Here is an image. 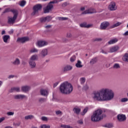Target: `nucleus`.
Here are the masks:
<instances>
[{
	"label": "nucleus",
	"instance_id": "nucleus-11",
	"mask_svg": "<svg viewBox=\"0 0 128 128\" xmlns=\"http://www.w3.org/2000/svg\"><path fill=\"white\" fill-rule=\"evenodd\" d=\"M110 26V23L108 22H103L100 24V30H106Z\"/></svg>",
	"mask_w": 128,
	"mask_h": 128
},
{
	"label": "nucleus",
	"instance_id": "nucleus-10",
	"mask_svg": "<svg viewBox=\"0 0 128 128\" xmlns=\"http://www.w3.org/2000/svg\"><path fill=\"white\" fill-rule=\"evenodd\" d=\"M117 118L119 122H124V120H126V115L122 114H118Z\"/></svg>",
	"mask_w": 128,
	"mask_h": 128
},
{
	"label": "nucleus",
	"instance_id": "nucleus-55",
	"mask_svg": "<svg viewBox=\"0 0 128 128\" xmlns=\"http://www.w3.org/2000/svg\"><path fill=\"white\" fill-rule=\"evenodd\" d=\"M123 36H128V30L125 32Z\"/></svg>",
	"mask_w": 128,
	"mask_h": 128
},
{
	"label": "nucleus",
	"instance_id": "nucleus-2",
	"mask_svg": "<svg viewBox=\"0 0 128 128\" xmlns=\"http://www.w3.org/2000/svg\"><path fill=\"white\" fill-rule=\"evenodd\" d=\"M60 92L62 94H70L72 90L74 88L72 85L68 82H64L60 86Z\"/></svg>",
	"mask_w": 128,
	"mask_h": 128
},
{
	"label": "nucleus",
	"instance_id": "nucleus-22",
	"mask_svg": "<svg viewBox=\"0 0 128 128\" xmlns=\"http://www.w3.org/2000/svg\"><path fill=\"white\" fill-rule=\"evenodd\" d=\"M38 60V55L34 54L31 56L30 60L34 62V60Z\"/></svg>",
	"mask_w": 128,
	"mask_h": 128
},
{
	"label": "nucleus",
	"instance_id": "nucleus-20",
	"mask_svg": "<svg viewBox=\"0 0 128 128\" xmlns=\"http://www.w3.org/2000/svg\"><path fill=\"white\" fill-rule=\"evenodd\" d=\"M72 66L70 65H68L64 68L63 70L64 72H68V70H72Z\"/></svg>",
	"mask_w": 128,
	"mask_h": 128
},
{
	"label": "nucleus",
	"instance_id": "nucleus-62",
	"mask_svg": "<svg viewBox=\"0 0 128 128\" xmlns=\"http://www.w3.org/2000/svg\"><path fill=\"white\" fill-rule=\"evenodd\" d=\"M102 39L100 38H96L95 40H97V41H99V40H100Z\"/></svg>",
	"mask_w": 128,
	"mask_h": 128
},
{
	"label": "nucleus",
	"instance_id": "nucleus-3",
	"mask_svg": "<svg viewBox=\"0 0 128 128\" xmlns=\"http://www.w3.org/2000/svg\"><path fill=\"white\" fill-rule=\"evenodd\" d=\"M102 110H98L95 111L92 116H91V120L92 122H98L104 118V115H102Z\"/></svg>",
	"mask_w": 128,
	"mask_h": 128
},
{
	"label": "nucleus",
	"instance_id": "nucleus-52",
	"mask_svg": "<svg viewBox=\"0 0 128 128\" xmlns=\"http://www.w3.org/2000/svg\"><path fill=\"white\" fill-rule=\"evenodd\" d=\"M14 78V75H10L8 76V78L10 79V78Z\"/></svg>",
	"mask_w": 128,
	"mask_h": 128
},
{
	"label": "nucleus",
	"instance_id": "nucleus-60",
	"mask_svg": "<svg viewBox=\"0 0 128 128\" xmlns=\"http://www.w3.org/2000/svg\"><path fill=\"white\" fill-rule=\"evenodd\" d=\"M12 64H16V60H14V62H12Z\"/></svg>",
	"mask_w": 128,
	"mask_h": 128
},
{
	"label": "nucleus",
	"instance_id": "nucleus-34",
	"mask_svg": "<svg viewBox=\"0 0 128 128\" xmlns=\"http://www.w3.org/2000/svg\"><path fill=\"white\" fill-rule=\"evenodd\" d=\"M10 12V8H6L2 12V14H6V12Z\"/></svg>",
	"mask_w": 128,
	"mask_h": 128
},
{
	"label": "nucleus",
	"instance_id": "nucleus-30",
	"mask_svg": "<svg viewBox=\"0 0 128 128\" xmlns=\"http://www.w3.org/2000/svg\"><path fill=\"white\" fill-rule=\"evenodd\" d=\"M73 110L75 114H78L80 112V108H74L73 109Z\"/></svg>",
	"mask_w": 128,
	"mask_h": 128
},
{
	"label": "nucleus",
	"instance_id": "nucleus-4",
	"mask_svg": "<svg viewBox=\"0 0 128 128\" xmlns=\"http://www.w3.org/2000/svg\"><path fill=\"white\" fill-rule=\"evenodd\" d=\"M58 1H52L50 2L46 8H44V14H48V12H50V10H52V9L54 8V5L52 4H56Z\"/></svg>",
	"mask_w": 128,
	"mask_h": 128
},
{
	"label": "nucleus",
	"instance_id": "nucleus-8",
	"mask_svg": "<svg viewBox=\"0 0 128 128\" xmlns=\"http://www.w3.org/2000/svg\"><path fill=\"white\" fill-rule=\"evenodd\" d=\"M108 8L110 10H116L118 7L114 2H112L108 6Z\"/></svg>",
	"mask_w": 128,
	"mask_h": 128
},
{
	"label": "nucleus",
	"instance_id": "nucleus-28",
	"mask_svg": "<svg viewBox=\"0 0 128 128\" xmlns=\"http://www.w3.org/2000/svg\"><path fill=\"white\" fill-rule=\"evenodd\" d=\"M88 107H86L83 110V112H81L82 116H84L86 113L88 112Z\"/></svg>",
	"mask_w": 128,
	"mask_h": 128
},
{
	"label": "nucleus",
	"instance_id": "nucleus-13",
	"mask_svg": "<svg viewBox=\"0 0 128 128\" xmlns=\"http://www.w3.org/2000/svg\"><path fill=\"white\" fill-rule=\"evenodd\" d=\"M28 40V37H24L22 38H18L17 42H26Z\"/></svg>",
	"mask_w": 128,
	"mask_h": 128
},
{
	"label": "nucleus",
	"instance_id": "nucleus-25",
	"mask_svg": "<svg viewBox=\"0 0 128 128\" xmlns=\"http://www.w3.org/2000/svg\"><path fill=\"white\" fill-rule=\"evenodd\" d=\"M80 26L81 28H90V26H92V25L90 24H88V25H86V23H83V24H80Z\"/></svg>",
	"mask_w": 128,
	"mask_h": 128
},
{
	"label": "nucleus",
	"instance_id": "nucleus-27",
	"mask_svg": "<svg viewBox=\"0 0 128 128\" xmlns=\"http://www.w3.org/2000/svg\"><path fill=\"white\" fill-rule=\"evenodd\" d=\"M76 68H82V62L80 60H78V62L76 64Z\"/></svg>",
	"mask_w": 128,
	"mask_h": 128
},
{
	"label": "nucleus",
	"instance_id": "nucleus-38",
	"mask_svg": "<svg viewBox=\"0 0 128 128\" xmlns=\"http://www.w3.org/2000/svg\"><path fill=\"white\" fill-rule=\"evenodd\" d=\"M40 128H50V125L43 124L40 126Z\"/></svg>",
	"mask_w": 128,
	"mask_h": 128
},
{
	"label": "nucleus",
	"instance_id": "nucleus-31",
	"mask_svg": "<svg viewBox=\"0 0 128 128\" xmlns=\"http://www.w3.org/2000/svg\"><path fill=\"white\" fill-rule=\"evenodd\" d=\"M26 98V96L22 94H18L16 95V98Z\"/></svg>",
	"mask_w": 128,
	"mask_h": 128
},
{
	"label": "nucleus",
	"instance_id": "nucleus-24",
	"mask_svg": "<svg viewBox=\"0 0 128 128\" xmlns=\"http://www.w3.org/2000/svg\"><path fill=\"white\" fill-rule=\"evenodd\" d=\"M30 54H34V52H38V50L36 48H33L30 50Z\"/></svg>",
	"mask_w": 128,
	"mask_h": 128
},
{
	"label": "nucleus",
	"instance_id": "nucleus-41",
	"mask_svg": "<svg viewBox=\"0 0 128 128\" xmlns=\"http://www.w3.org/2000/svg\"><path fill=\"white\" fill-rule=\"evenodd\" d=\"M10 12H12V14H14H14H16V9H11L10 8Z\"/></svg>",
	"mask_w": 128,
	"mask_h": 128
},
{
	"label": "nucleus",
	"instance_id": "nucleus-63",
	"mask_svg": "<svg viewBox=\"0 0 128 128\" xmlns=\"http://www.w3.org/2000/svg\"><path fill=\"white\" fill-rule=\"evenodd\" d=\"M2 86V81L0 80V87Z\"/></svg>",
	"mask_w": 128,
	"mask_h": 128
},
{
	"label": "nucleus",
	"instance_id": "nucleus-54",
	"mask_svg": "<svg viewBox=\"0 0 128 128\" xmlns=\"http://www.w3.org/2000/svg\"><path fill=\"white\" fill-rule=\"evenodd\" d=\"M101 52H102V54H108V52H106V51H104V50H102L101 51Z\"/></svg>",
	"mask_w": 128,
	"mask_h": 128
},
{
	"label": "nucleus",
	"instance_id": "nucleus-51",
	"mask_svg": "<svg viewBox=\"0 0 128 128\" xmlns=\"http://www.w3.org/2000/svg\"><path fill=\"white\" fill-rule=\"evenodd\" d=\"M56 114H62V111L60 110L56 111Z\"/></svg>",
	"mask_w": 128,
	"mask_h": 128
},
{
	"label": "nucleus",
	"instance_id": "nucleus-19",
	"mask_svg": "<svg viewBox=\"0 0 128 128\" xmlns=\"http://www.w3.org/2000/svg\"><path fill=\"white\" fill-rule=\"evenodd\" d=\"M118 50V46H114L113 47H112L110 48V52H116V50Z\"/></svg>",
	"mask_w": 128,
	"mask_h": 128
},
{
	"label": "nucleus",
	"instance_id": "nucleus-5",
	"mask_svg": "<svg viewBox=\"0 0 128 128\" xmlns=\"http://www.w3.org/2000/svg\"><path fill=\"white\" fill-rule=\"evenodd\" d=\"M42 8V6L40 5V4H38L35 6L34 8V12L32 13V16H36V14H38V10H40Z\"/></svg>",
	"mask_w": 128,
	"mask_h": 128
},
{
	"label": "nucleus",
	"instance_id": "nucleus-1",
	"mask_svg": "<svg viewBox=\"0 0 128 128\" xmlns=\"http://www.w3.org/2000/svg\"><path fill=\"white\" fill-rule=\"evenodd\" d=\"M92 98L98 102H108L114 98V92L112 89L104 88L99 91L94 92L92 94Z\"/></svg>",
	"mask_w": 128,
	"mask_h": 128
},
{
	"label": "nucleus",
	"instance_id": "nucleus-35",
	"mask_svg": "<svg viewBox=\"0 0 128 128\" xmlns=\"http://www.w3.org/2000/svg\"><path fill=\"white\" fill-rule=\"evenodd\" d=\"M10 92H16V88L13 87L11 88V90H10Z\"/></svg>",
	"mask_w": 128,
	"mask_h": 128
},
{
	"label": "nucleus",
	"instance_id": "nucleus-39",
	"mask_svg": "<svg viewBox=\"0 0 128 128\" xmlns=\"http://www.w3.org/2000/svg\"><path fill=\"white\" fill-rule=\"evenodd\" d=\"M61 128H72L70 125H64V124H62L60 126Z\"/></svg>",
	"mask_w": 128,
	"mask_h": 128
},
{
	"label": "nucleus",
	"instance_id": "nucleus-48",
	"mask_svg": "<svg viewBox=\"0 0 128 128\" xmlns=\"http://www.w3.org/2000/svg\"><path fill=\"white\" fill-rule=\"evenodd\" d=\"M4 120H6V118L4 117H2L0 118V122H4Z\"/></svg>",
	"mask_w": 128,
	"mask_h": 128
},
{
	"label": "nucleus",
	"instance_id": "nucleus-46",
	"mask_svg": "<svg viewBox=\"0 0 128 128\" xmlns=\"http://www.w3.org/2000/svg\"><path fill=\"white\" fill-rule=\"evenodd\" d=\"M83 90H88V84H86L84 86Z\"/></svg>",
	"mask_w": 128,
	"mask_h": 128
},
{
	"label": "nucleus",
	"instance_id": "nucleus-59",
	"mask_svg": "<svg viewBox=\"0 0 128 128\" xmlns=\"http://www.w3.org/2000/svg\"><path fill=\"white\" fill-rule=\"evenodd\" d=\"M9 34H14V30H12L10 32H9Z\"/></svg>",
	"mask_w": 128,
	"mask_h": 128
},
{
	"label": "nucleus",
	"instance_id": "nucleus-14",
	"mask_svg": "<svg viewBox=\"0 0 128 128\" xmlns=\"http://www.w3.org/2000/svg\"><path fill=\"white\" fill-rule=\"evenodd\" d=\"M52 20V17L48 16L45 18H40V22H50V20Z\"/></svg>",
	"mask_w": 128,
	"mask_h": 128
},
{
	"label": "nucleus",
	"instance_id": "nucleus-29",
	"mask_svg": "<svg viewBox=\"0 0 128 128\" xmlns=\"http://www.w3.org/2000/svg\"><path fill=\"white\" fill-rule=\"evenodd\" d=\"M26 0H23L22 1H20L19 2V5L20 6H26Z\"/></svg>",
	"mask_w": 128,
	"mask_h": 128
},
{
	"label": "nucleus",
	"instance_id": "nucleus-6",
	"mask_svg": "<svg viewBox=\"0 0 128 128\" xmlns=\"http://www.w3.org/2000/svg\"><path fill=\"white\" fill-rule=\"evenodd\" d=\"M8 24H14L16 22V14H14L13 17L8 16Z\"/></svg>",
	"mask_w": 128,
	"mask_h": 128
},
{
	"label": "nucleus",
	"instance_id": "nucleus-12",
	"mask_svg": "<svg viewBox=\"0 0 128 128\" xmlns=\"http://www.w3.org/2000/svg\"><path fill=\"white\" fill-rule=\"evenodd\" d=\"M48 49L46 48L43 49L40 52L41 56L42 58H44V56H48Z\"/></svg>",
	"mask_w": 128,
	"mask_h": 128
},
{
	"label": "nucleus",
	"instance_id": "nucleus-33",
	"mask_svg": "<svg viewBox=\"0 0 128 128\" xmlns=\"http://www.w3.org/2000/svg\"><path fill=\"white\" fill-rule=\"evenodd\" d=\"M96 60H97V59L96 58H94L93 59H92L90 62V64H96Z\"/></svg>",
	"mask_w": 128,
	"mask_h": 128
},
{
	"label": "nucleus",
	"instance_id": "nucleus-64",
	"mask_svg": "<svg viewBox=\"0 0 128 128\" xmlns=\"http://www.w3.org/2000/svg\"><path fill=\"white\" fill-rule=\"evenodd\" d=\"M81 10H84V7H82L81 8H80Z\"/></svg>",
	"mask_w": 128,
	"mask_h": 128
},
{
	"label": "nucleus",
	"instance_id": "nucleus-50",
	"mask_svg": "<svg viewBox=\"0 0 128 128\" xmlns=\"http://www.w3.org/2000/svg\"><path fill=\"white\" fill-rule=\"evenodd\" d=\"M106 128H112V124H108L107 125H106Z\"/></svg>",
	"mask_w": 128,
	"mask_h": 128
},
{
	"label": "nucleus",
	"instance_id": "nucleus-53",
	"mask_svg": "<svg viewBox=\"0 0 128 128\" xmlns=\"http://www.w3.org/2000/svg\"><path fill=\"white\" fill-rule=\"evenodd\" d=\"M58 84H60V82H56V83L54 84V88H56V86H58Z\"/></svg>",
	"mask_w": 128,
	"mask_h": 128
},
{
	"label": "nucleus",
	"instance_id": "nucleus-16",
	"mask_svg": "<svg viewBox=\"0 0 128 128\" xmlns=\"http://www.w3.org/2000/svg\"><path fill=\"white\" fill-rule=\"evenodd\" d=\"M10 38V36L9 35H4L2 37L4 42L8 43V40Z\"/></svg>",
	"mask_w": 128,
	"mask_h": 128
},
{
	"label": "nucleus",
	"instance_id": "nucleus-21",
	"mask_svg": "<svg viewBox=\"0 0 128 128\" xmlns=\"http://www.w3.org/2000/svg\"><path fill=\"white\" fill-rule=\"evenodd\" d=\"M118 38H114L111 40H110L108 43L109 44H116V42H118Z\"/></svg>",
	"mask_w": 128,
	"mask_h": 128
},
{
	"label": "nucleus",
	"instance_id": "nucleus-43",
	"mask_svg": "<svg viewBox=\"0 0 128 128\" xmlns=\"http://www.w3.org/2000/svg\"><path fill=\"white\" fill-rule=\"evenodd\" d=\"M46 98H40V100H39V102H46Z\"/></svg>",
	"mask_w": 128,
	"mask_h": 128
},
{
	"label": "nucleus",
	"instance_id": "nucleus-44",
	"mask_svg": "<svg viewBox=\"0 0 128 128\" xmlns=\"http://www.w3.org/2000/svg\"><path fill=\"white\" fill-rule=\"evenodd\" d=\"M6 114H8V116H14V112H9L6 113Z\"/></svg>",
	"mask_w": 128,
	"mask_h": 128
},
{
	"label": "nucleus",
	"instance_id": "nucleus-15",
	"mask_svg": "<svg viewBox=\"0 0 128 128\" xmlns=\"http://www.w3.org/2000/svg\"><path fill=\"white\" fill-rule=\"evenodd\" d=\"M22 90L24 92H28V90H30V87L28 86H22Z\"/></svg>",
	"mask_w": 128,
	"mask_h": 128
},
{
	"label": "nucleus",
	"instance_id": "nucleus-37",
	"mask_svg": "<svg viewBox=\"0 0 128 128\" xmlns=\"http://www.w3.org/2000/svg\"><path fill=\"white\" fill-rule=\"evenodd\" d=\"M71 62H74L76 60V56H73L70 58Z\"/></svg>",
	"mask_w": 128,
	"mask_h": 128
},
{
	"label": "nucleus",
	"instance_id": "nucleus-7",
	"mask_svg": "<svg viewBox=\"0 0 128 128\" xmlns=\"http://www.w3.org/2000/svg\"><path fill=\"white\" fill-rule=\"evenodd\" d=\"M36 44L38 48H42V46H48V43L46 41L40 40L37 42V44Z\"/></svg>",
	"mask_w": 128,
	"mask_h": 128
},
{
	"label": "nucleus",
	"instance_id": "nucleus-47",
	"mask_svg": "<svg viewBox=\"0 0 128 128\" xmlns=\"http://www.w3.org/2000/svg\"><path fill=\"white\" fill-rule=\"evenodd\" d=\"M41 120H44V121H46L48 120V118L46 117V116H42L41 118Z\"/></svg>",
	"mask_w": 128,
	"mask_h": 128
},
{
	"label": "nucleus",
	"instance_id": "nucleus-42",
	"mask_svg": "<svg viewBox=\"0 0 128 128\" xmlns=\"http://www.w3.org/2000/svg\"><path fill=\"white\" fill-rule=\"evenodd\" d=\"M128 98H122L121 99L122 102H128Z\"/></svg>",
	"mask_w": 128,
	"mask_h": 128
},
{
	"label": "nucleus",
	"instance_id": "nucleus-45",
	"mask_svg": "<svg viewBox=\"0 0 128 128\" xmlns=\"http://www.w3.org/2000/svg\"><path fill=\"white\" fill-rule=\"evenodd\" d=\"M114 68H120V64H116L114 66Z\"/></svg>",
	"mask_w": 128,
	"mask_h": 128
},
{
	"label": "nucleus",
	"instance_id": "nucleus-17",
	"mask_svg": "<svg viewBox=\"0 0 128 128\" xmlns=\"http://www.w3.org/2000/svg\"><path fill=\"white\" fill-rule=\"evenodd\" d=\"M40 94L42 96H47L48 94V92L46 90H41Z\"/></svg>",
	"mask_w": 128,
	"mask_h": 128
},
{
	"label": "nucleus",
	"instance_id": "nucleus-9",
	"mask_svg": "<svg viewBox=\"0 0 128 128\" xmlns=\"http://www.w3.org/2000/svg\"><path fill=\"white\" fill-rule=\"evenodd\" d=\"M94 12H96V10H94V8H90V9H88V10L84 11L82 13V14H94Z\"/></svg>",
	"mask_w": 128,
	"mask_h": 128
},
{
	"label": "nucleus",
	"instance_id": "nucleus-49",
	"mask_svg": "<svg viewBox=\"0 0 128 128\" xmlns=\"http://www.w3.org/2000/svg\"><path fill=\"white\" fill-rule=\"evenodd\" d=\"M78 122L80 124H84V122L82 120H78Z\"/></svg>",
	"mask_w": 128,
	"mask_h": 128
},
{
	"label": "nucleus",
	"instance_id": "nucleus-61",
	"mask_svg": "<svg viewBox=\"0 0 128 128\" xmlns=\"http://www.w3.org/2000/svg\"><path fill=\"white\" fill-rule=\"evenodd\" d=\"M16 92H20V88H18V87L16 88Z\"/></svg>",
	"mask_w": 128,
	"mask_h": 128
},
{
	"label": "nucleus",
	"instance_id": "nucleus-40",
	"mask_svg": "<svg viewBox=\"0 0 128 128\" xmlns=\"http://www.w3.org/2000/svg\"><path fill=\"white\" fill-rule=\"evenodd\" d=\"M58 20H68V18H66V17H58Z\"/></svg>",
	"mask_w": 128,
	"mask_h": 128
},
{
	"label": "nucleus",
	"instance_id": "nucleus-23",
	"mask_svg": "<svg viewBox=\"0 0 128 128\" xmlns=\"http://www.w3.org/2000/svg\"><path fill=\"white\" fill-rule=\"evenodd\" d=\"M122 60L124 62H128V53L125 54L124 56L122 57Z\"/></svg>",
	"mask_w": 128,
	"mask_h": 128
},
{
	"label": "nucleus",
	"instance_id": "nucleus-26",
	"mask_svg": "<svg viewBox=\"0 0 128 128\" xmlns=\"http://www.w3.org/2000/svg\"><path fill=\"white\" fill-rule=\"evenodd\" d=\"M24 118L25 120H32L33 118H34V116L33 115H28L25 116Z\"/></svg>",
	"mask_w": 128,
	"mask_h": 128
},
{
	"label": "nucleus",
	"instance_id": "nucleus-32",
	"mask_svg": "<svg viewBox=\"0 0 128 128\" xmlns=\"http://www.w3.org/2000/svg\"><path fill=\"white\" fill-rule=\"evenodd\" d=\"M121 24H122L121 22H118L116 24H114L112 26V28H116V26H120Z\"/></svg>",
	"mask_w": 128,
	"mask_h": 128
},
{
	"label": "nucleus",
	"instance_id": "nucleus-58",
	"mask_svg": "<svg viewBox=\"0 0 128 128\" xmlns=\"http://www.w3.org/2000/svg\"><path fill=\"white\" fill-rule=\"evenodd\" d=\"M16 64H20V60L18 59H16Z\"/></svg>",
	"mask_w": 128,
	"mask_h": 128
},
{
	"label": "nucleus",
	"instance_id": "nucleus-57",
	"mask_svg": "<svg viewBox=\"0 0 128 128\" xmlns=\"http://www.w3.org/2000/svg\"><path fill=\"white\" fill-rule=\"evenodd\" d=\"M2 34L4 35V34H6V31L4 30H3L2 32Z\"/></svg>",
	"mask_w": 128,
	"mask_h": 128
},
{
	"label": "nucleus",
	"instance_id": "nucleus-36",
	"mask_svg": "<svg viewBox=\"0 0 128 128\" xmlns=\"http://www.w3.org/2000/svg\"><path fill=\"white\" fill-rule=\"evenodd\" d=\"M80 82L82 84H84V82H86V78H82L80 79Z\"/></svg>",
	"mask_w": 128,
	"mask_h": 128
},
{
	"label": "nucleus",
	"instance_id": "nucleus-18",
	"mask_svg": "<svg viewBox=\"0 0 128 128\" xmlns=\"http://www.w3.org/2000/svg\"><path fill=\"white\" fill-rule=\"evenodd\" d=\"M29 64L31 68H36V64L34 61L30 60Z\"/></svg>",
	"mask_w": 128,
	"mask_h": 128
},
{
	"label": "nucleus",
	"instance_id": "nucleus-56",
	"mask_svg": "<svg viewBox=\"0 0 128 128\" xmlns=\"http://www.w3.org/2000/svg\"><path fill=\"white\" fill-rule=\"evenodd\" d=\"M45 28H52V26H50V25H48V26H46Z\"/></svg>",
	"mask_w": 128,
	"mask_h": 128
}]
</instances>
